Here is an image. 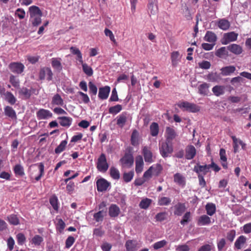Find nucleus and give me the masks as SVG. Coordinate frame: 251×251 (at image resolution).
I'll list each match as a JSON object with an SVG mask.
<instances>
[{"label": "nucleus", "instance_id": "54", "mask_svg": "<svg viewBox=\"0 0 251 251\" xmlns=\"http://www.w3.org/2000/svg\"><path fill=\"white\" fill-rule=\"evenodd\" d=\"M122 109V106L120 104L111 106L109 108V112L111 114H116L120 112Z\"/></svg>", "mask_w": 251, "mask_h": 251}, {"label": "nucleus", "instance_id": "18", "mask_svg": "<svg viewBox=\"0 0 251 251\" xmlns=\"http://www.w3.org/2000/svg\"><path fill=\"white\" fill-rule=\"evenodd\" d=\"M166 133L167 134L166 141L170 142H172V141L174 139L177 135L175 130L170 127H167Z\"/></svg>", "mask_w": 251, "mask_h": 251}, {"label": "nucleus", "instance_id": "43", "mask_svg": "<svg viewBox=\"0 0 251 251\" xmlns=\"http://www.w3.org/2000/svg\"><path fill=\"white\" fill-rule=\"evenodd\" d=\"M110 176L116 180L120 178V174L119 171L114 167H111L109 170Z\"/></svg>", "mask_w": 251, "mask_h": 251}, {"label": "nucleus", "instance_id": "33", "mask_svg": "<svg viewBox=\"0 0 251 251\" xmlns=\"http://www.w3.org/2000/svg\"><path fill=\"white\" fill-rule=\"evenodd\" d=\"M174 214L177 216H181L185 210V206L184 203H178L175 206Z\"/></svg>", "mask_w": 251, "mask_h": 251}, {"label": "nucleus", "instance_id": "20", "mask_svg": "<svg viewBox=\"0 0 251 251\" xmlns=\"http://www.w3.org/2000/svg\"><path fill=\"white\" fill-rule=\"evenodd\" d=\"M228 50L227 47H222L216 50L215 55L220 58H226L228 56Z\"/></svg>", "mask_w": 251, "mask_h": 251}, {"label": "nucleus", "instance_id": "39", "mask_svg": "<svg viewBox=\"0 0 251 251\" xmlns=\"http://www.w3.org/2000/svg\"><path fill=\"white\" fill-rule=\"evenodd\" d=\"M49 201L53 209L56 211H58L59 206L57 197L55 195H53L50 197Z\"/></svg>", "mask_w": 251, "mask_h": 251}, {"label": "nucleus", "instance_id": "4", "mask_svg": "<svg viewBox=\"0 0 251 251\" xmlns=\"http://www.w3.org/2000/svg\"><path fill=\"white\" fill-rule=\"evenodd\" d=\"M209 166V165H201L197 164L194 166L193 171L198 174V176L200 175L204 176L207 173L210 172Z\"/></svg>", "mask_w": 251, "mask_h": 251}, {"label": "nucleus", "instance_id": "36", "mask_svg": "<svg viewBox=\"0 0 251 251\" xmlns=\"http://www.w3.org/2000/svg\"><path fill=\"white\" fill-rule=\"evenodd\" d=\"M171 58L172 65L176 67L180 60L179 52L178 51L172 52L171 55Z\"/></svg>", "mask_w": 251, "mask_h": 251}, {"label": "nucleus", "instance_id": "48", "mask_svg": "<svg viewBox=\"0 0 251 251\" xmlns=\"http://www.w3.org/2000/svg\"><path fill=\"white\" fill-rule=\"evenodd\" d=\"M151 200L148 198L142 200L139 203V206L141 208L146 209L151 204Z\"/></svg>", "mask_w": 251, "mask_h": 251}, {"label": "nucleus", "instance_id": "1", "mask_svg": "<svg viewBox=\"0 0 251 251\" xmlns=\"http://www.w3.org/2000/svg\"><path fill=\"white\" fill-rule=\"evenodd\" d=\"M159 151L163 158L168 157L173 151L172 143L165 141L159 144Z\"/></svg>", "mask_w": 251, "mask_h": 251}, {"label": "nucleus", "instance_id": "6", "mask_svg": "<svg viewBox=\"0 0 251 251\" xmlns=\"http://www.w3.org/2000/svg\"><path fill=\"white\" fill-rule=\"evenodd\" d=\"M39 76L41 80L46 79L48 81H50L52 79V73L50 68H44L40 70Z\"/></svg>", "mask_w": 251, "mask_h": 251}, {"label": "nucleus", "instance_id": "58", "mask_svg": "<svg viewBox=\"0 0 251 251\" xmlns=\"http://www.w3.org/2000/svg\"><path fill=\"white\" fill-rule=\"evenodd\" d=\"M16 239L18 244L20 245H23L26 240L25 235L22 233H19L16 236Z\"/></svg>", "mask_w": 251, "mask_h": 251}, {"label": "nucleus", "instance_id": "14", "mask_svg": "<svg viewBox=\"0 0 251 251\" xmlns=\"http://www.w3.org/2000/svg\"><path fill=\"white\" fill-rule=\"evenodd\" d=\"M227 49L235 55H240L243 52V48L239 45L232 44L227 46Z\"/></svg>", "mask_w": 251, "mask_h": 251}, {"label": "nucleus", "instance_id": "12", "mask_svg": "<svg viewBox=\"0 0 251 251\" xmlns=\"http://www.w3.org/2000/svg\"><path fill=\"white\" fill-rule=\"evenodd\" d=\"M174 181L180 187H183L185 186V177L180 173H177L174 175Z\"/></svg>", "mask_w": 251, "mask_h": 251}, {"label": "nucleus", "instance_id": "27", "mask_svg": "<svg viewBox=\"0 0 251 251\" xmlns=\"http://www.w3.org/2000/svg\"><path fill=\"white\" fill-rule=\"evenodd\" d=\"M204 40L210 43H215L217 40V36L214 32L207 31L204 37Z\"/></svg>", "mask_w": 251, "mask_h": 251}, {"label": "nucleus", "instance_id": "21", "mask_svg": "<svg viewBox=\"0 0 251 251\" xmlns=\"http://www.w3.org/2000/svg\"><path fill=\"white\" fill-rule=\"evenodd\" d=\"M152 172L153 176H158L163 170V167L160 164H155L150 167Z\"/></svg>", "mask_w": 251, "mask_h": 251}, {"label": "nucleus", "instance_id": "49", "mask_svg": "<svg viewBox=\"0 0 251 251\" xmlns=\"http://www.w3.org/2000/svg\"><path fill=\"white\" fill-rule=\"evenodd\" d=\"M88 86L89 88V94L92 98L93 96H96L97 95L98 91L97 87L92 81L89 82Z\"/></svg>", "mask_w": 251, "mask_h": 251}, {"label": "nucleus", "instance_id": "30", "mask_svg": "<svg viewBox=\"0 0 251 251\" xmlns=\"http://www.w3.org/2000/svg\"><path fill=\"white\" fill-rule=\"evenodd\" d=\"M236 70V68L234 66H228L223 67L221 69V73L224 76L230 75L233 73Z\"/></svg>", "mask_w": 251, "mask_h": 251}, {"label": "nucleus", "instance_id": "8", "mask_svg": "<svg viewBox=\"0 0 251 251\" xmlns=\"http://www.w3.org/2000/svg\"><path fill=\"white\" fill-rule=\"evenodd\" d=\"M52 116V114L50 111L43 108L39 109L36 113V116L39 120L48 119Z\"/></svg>", "mask_w": 251, "mask_h": 251}, {"label": "nucleus", "instance_id": "19", "mask_svg": "<svg viewBox=\"0 0 251 251\" xmlns=\"http://www.w3.org/2000/svg\"><path fill=\"white\" fill-rule=\"evenodd\" d=\"M217 23L218 26L223 30H227L230 25L229 22L225 18L219 20Z\"/></svg>", "mask_w": 251, "mask_h": 251}, {"label": "nucleus", "instance_id": "17", "mask_svg": "<svg viewBox=\"0 0 251 251\" xmlns=\"http://www.w3.org/2000/svg\"><path fill=\"white\" fill-rule=\"evenodd\" d=\"M127 113L123 112L117 117V125L121 128H123L127 122Z\"/></svg>", "mask_w": 251, "mask_h": 251}, {"label": "nucleus", "instance_id": "28", "mask_svg": "<svg viewBox=\"0 0 251 251\" xmlns=\"http://www.w3.org/2000/svg\"><path fill=\"white\" fill-rule=\"evenodd\" d=\"M209 84L204 82L201 84L198 87L199 93L201 95L204 96H207L209 93Z\"/></svg>", "mask_w": 251, "mask_h": 251}, {"label": "nucleus", "instance_id": "5", "mask_svg": "<svg viewBox=\"0 0 251 251\" xmlns=\"http://www.w3.org/2000/svg\"><path fill=\"white\" fill-rule=\"evenodd\" d=\"M238 34L234 32H230L225 33L222 41L223 45H227L230 42H234L237 40Z\"/></svg>", "mask_w": 251, "mask_h": 251}, {"label": "nucleus", "instance_id": "32", "mask_svg": "<svg viewBox=\"0 0 251 251\" xmlns=\"http://www.w3.org/2000/svg\"><path fill=\"white\" fill-rule=\"evenodd\" d=\"M59 123L62 126L69 127L72 123V119L67 117H59L58 118Z\"/></svg>", "mask_w": 251, "mask_h": 251}, {"label": "nucleus", "instance_id": "3", "mask_svg": "<svg viewBox=\"0 0 251 251\" xmlns=\"http://www.w3.org/2000/svg\"><path fill=\"white\" fill-rule=\"evenodd\" d=\"M108 167L106 156L104 153H101L98 159L97 168L99 171L104 173L108 170Z\"/></svg>", "mask_w": 251, "mask_h": 251}, {"label": "nucleus", "instance_id": "38", "mask_svg": "<svg viewBox=\"0 0 251 251\" xmlns=\"http://www.w3.org/2000/svg\"><path fill=\"white\" fill-rule=\"evenodd\" d=\"M246 242V238L243 235L239 236L236 240L234 246L238 250L241 249Z\"/></svg>", "mask_w": 251, "mask_h": 251}, {"label": "nucleus", "instance_id": "22", "mask_svg": "<svg viewBox=\"0 0 251 251\" xmlns=\"http://www.w3.org/2000/svg\"><path fill=\"white\" fill-rule=\"evenodd\" d=\"M144 162L142 156L137 157L135 161V171L136 173H141L143 169Z\"/></svg>", "mask_w": 251, "mask_h": 251}, {"label": "nucleus", "instance_id": "62", "mask_svg": "<svg viewBox=\"0 0 251 251\" xmlns=\"http://www.w3.org/2000/svg\"><path fill=\"white\" fill-rule=\"evenodd\" d=\"M119 100V98L116 88L113 89L112 93L109 99V101H117Z\"/></svg>", "mask_w": 251, "mask_h": 251}, {"label": "nucleus", "instance_id": "37", "mask_svg": "<svg viewBox=\"0 0 251 251\" xmlns=\"http://www.w3.org/2000/svg\"><path fill=\"white\" fill-rule=\"evenodd\" d=\"M150 133L152 136L155 137L158 134L159 126L157 123L153 122L150 126Z\"/></svg>", "mask_w": 251, "mask_h": 251}, {"label": "nucleus", "instance_id": "59", "mask_svg": "<svg viewBox=\"0 0 251 251\" xmlns=\"http://www.w3.org/2000/svg\"><path fill=\"white\" fill-rule=\"evenodd\" d=\"M38 170L39 174L34 178L36 181H38L44 174V165L42 163H40L38 165Z\"/></svg>", "mask_w": 251, "mask_h": 251}, {"label": "nucleus", "instance_id": "34", "mask_svg": "<svg viewBox=\"0 0 251 251\" xmlns=\"http://www.w3.org/2000/svg\"><path fill=\"white\" fill-rule=\"evenodd\" d=\"M96 184L97 188H108L110 183L104 178H101L97 180Z\"/></svg>", "mask_w": 251, "mask_h": 251}, {"label": "nucleus", "instance_id": "47", "mask_svg": "<svg viewBox=\"0 0 251 251\" xmlns=\"http://www.w3.org/2000/svg\"><path fill=\"white\" fill-rule=\"evenodd\" d=\"M60 58H52L51 65L55 69L60 71L62 69V66L60 62Z\"/></svg>", "mask_w": 251, "mask_h": 251}, {"label": "nucleus", "instance_id": "10", "mask_svg": "<svg viewBox=\"0 0 251 251\" xmlns=\"http://www.w3.org/2000/svg\"><path fill=\"white\" fill-rule=\"evenodd\" d=\"M142 153L146 162L151 163L153 162L152 153L149 147L147 146L144 147L142 150Z\"/></svg>", "mask_w": 251, "mask_h": 251}, {"label": "nucleus", "instance_id": "23", "mask_svg": "<svg viewBox=\"0 0 251 251\" xmlns=\"http://www.w3.org/2000/svg\"><path fill=\"white\" fill-rule=\"evenodd\" d=\"M14 173L16 176L22 177L25 173L23 166L20 164H16L13 168Z\"/></svg>", "mask_w": 251, "mask_h": 251}, {"label": "nucleus", "instance_id": "52", "mask_svg": "<svg viewBox=\"0 0 251 251\" xmlns=\"http://www.w3.org/2000/svg\"><path fill=\"white\" fill-rule=\"evenodd\" d=\"M67 144V141L66 140L62 141L60 144L57 146L55 149V152L57 154L60 153L62 152L65 149V147Z\"/></svg>", "mask_w": 251, "mask_h": 251}, {"label": "nucleus", "instance_id": "35", "mask_svg": "<svg viewBox=\"0 0 251 251\" xmlns=\"http://www.w3.org/2000/svg\"><path fill=\"white\" fill-rule=\"evenodd\" d=\"M131 144L134 146L139 145V132L136 129L133 130L131 134Z\"/></svg>", "mask_w": 251, "mask_h": 251}, {"label": "nucleus", "instance_id": "44", "mask_svg": "<svg viewBox=\"0 0 251 251\" xmlns=\"http://www.w3.org/2000/svg\"><path fill=\"white\" fill-rule=\"evenodd\" d=\"M207 214L209 216H212L216 212L215 205L212 203H208L205 206Z\"/></svg>", "mask_w": 251, "mask_h": 251}, {"label": "nucleus", "instance_id": "40", "mask_svg": "<svg viewBox=\"0 0 251 251\" xmlns=\"http://www.w3.org/2000/svg\"><path fill=\"white\" fill-rule=\"evenodd\" d=\"M5 114L12 119L16 118V114L15 110L10 106H7L4 108Z\"/></svg>", "mask_w": 251, "mask_h": 251}, {"label": "nucleus", "instance_id": "41", "mask_svg": "<svg viewBox=\"0 0 251 251\" xmlns=\"http://www.w3.org/2000/svg\"><path fill=\"white\" fill-rule=\"evenodd\" d=\"M5 99L10 104H14L16 101V99L14 96L10 92H6L4 94Z\"/></svg>", "mask_w": 251, "mask_h": 251}, {"label": "nucleus", "instance_id": "56", "mask_svg": "<svg viewBox=\"0 0 251 251\" xmlns=\"http://www.w3.org/2000/svg\"><path fill=\"white\" fill-rule=\"evenodd\" d=\"M171 200L168 197H161L158 200V205H168L171 203Z\"/></svg>", "mask_w": 251, "mask_h": 251}, {"label": "nucleus", "instance_id": "50", "mask_svg": "<svg viewBox=\"0 0 251 251\" xmlns=\"http://www.w3.org/2000/svg\"><path fill=\"white\" fill-rule=\"evenodd\" d=\"M19 94L25 99H28L31 95V91L26 88L23 87L19 91Z\"/></svg>", "mask_w": 251, "mask_h": 251}, {"label": "nucleus", "instance_id": "51", "mask_svg": "<svg viewBox=\"0 0 251 251\" xmlns=\"http://www.w3.org/2000/svg\"><path fill=\"white\" fill-rule=\"evenodd\" d=\"M51 102L55 105H62L63 104V100L59 94H56L53 96Z\"/></svg>", "mask_w": 251, "mask_h": 251}, {"label": "nucleus", "instance_id": "29", "mask_svg": "<svg viewBox=\"0 0 251 251\" xmlns=\"http://www.w3.org/2000/svg\"><path fill=\"white\" fill-rule=\"evenodd\" d=\"M29 12L30 18L42 15V12L40 8L38 6L34 5L31 6L29 8Z\"/></svg>", "mask_w": 251, "mask_h": 251}, {"label": "nucleus", "instance_id": "13", "mask_svg": "<svg viewBox=\"0 0 251 251\" xmlns=\"http://www.w3.org/2000/svg\"><path fill=\"white\" fill-rule=\"evenodd\" d=\"M81 59L82 56L80 52H79V62H81L83 72L87 76H92L93 75V70L92 67L89 66L87 63H84Z\"/></svg>", "mask_w": 251, "mask_h": 251}, {"label": "nucleus", "instance_id": "64", "mask_svg": "<svg viewBox=\"0 0 251 251\" xmlns=\"http://www.w3.org/2000/svg\"><path fill=\"white\" fill-rule=\"evenodd\" d=\"M41 16H37L30 18L31 19V23L33 25L37 26L41 24Z\"/></svg>", "mask_w": 251, "mask_h": 251}, {"label": "nucleus", "instance_id": "61", "mask_svg": "<svg viewBox=\"0 0 251 251\" xmlns=\"http://www.w3.org/2000/svg\"><path fill=\"white\" fill-rule=\"evenodd\" d=\"M190 218L191 213L190 212H187L183 216V218L180 221V224L182 225H184L190 221Z\"/></svg>", "mask_w": 251, "mask_h": 251}, {"label": "nucleus", "instance_id": "11", "mask_svg": "<svg viewBox=\"0 0 251 251\" xmlns=\"http://www.w3.org/2000/svg\"><path fill=\"white\" fill-rule=\"evenodd\" d=\"M120 162L123 166H131L133 164L134 159L130 154L126 153L120 159Z\"/></svg>", "mask_w": 251, "mask_h": 251}, {"label": "nucleus", "instance_id": "2", "mask_svg": "<svg viewBox=\"0 0 251 251\" xmlns=\"http://www.w3.org/2000/svg\"><path fill=\"white\" fill-rule=\"evenodd\" d=\"M177 106L183 111H187L192 113H196L200 110V107L197 104L186 101L178 103Z\"/></svg>", "mask_w": 251, "mask_h": 251}, {"label": "nucleus", "instance_id": "45", "mask_svg": "<svg viewBox=\"0 0 251 251\" xmlns=\"http://www.w3.org/2000/svg\"><path fill=\"white\" fill-rule=\"evenodd\" d=\"M43 238L42 236L39 235H36L32 238L30 242L36 246H39L43 242Z\"/></svg>", "mask_w": 251, "mask_h": 251}, {"label": "nucleus", "instance_id": "25", "mask_svg": "<svg viewBox=\"0 0 251 251\" xmlns=\"http://www.w3.org/2000/svg\"><path fill=\"white\" fill-rule=\"evenodd\" d=\"M211 223L210 218L206 215L200 216L198 220L197 225L200 226L208 225Z\"/></svg>", "mask_w": 251, "mask_h": 251}, {"label": "nucleus", "instance_id": "16", "mask_svg": "<svg viewBox=\"0 0 251 251\" xmlns=\"http://www.w3.org/2000/svg\"><path fill=\"white\" fill-rule=\"evenodd\" d=\"M109 215L112 218L118 217L120 213L119 207L115 204H112L109 207Z\"/></svg>", "mask_w": 251, "mask_h": 251}, {"label": "nucleus", "instance_id": "60", "mask_svg": "<svg viewBox=\"0 0 251 251\" xmlns=\"http://www.w3.org/2000/svg\"><path fill=\"white\" fill-rule=\"evenodd\" d=\"M134 173L133 172H130L128 173H125L123 174L124 180L126 182H128L131 180L133 178Z\"/></svg>", "mask_w": 251, "mask_h": 251}, {"label": "nucleus", "instance_id": "7", "mask_svg": "<svg viewBox=\"0 0 251 251\" xmlns=\"http://www.w3.org/2000/svg\"><path fill=\"white\" fill-rule=\"evenodd\" d=\"M9 68L14 73L21 74L25 69L24 65L19 62H12L9 65Z\"/></svg>", "mask_w": 251, "mask_h": 251}, {"label": "nucleus", "instance_id": "42", "mask_svg": "<svg viewBox=\"0 0 251 251\" xmlns=\"http://www.w3.org/2000/svg\"><path fill=\"white\" fill-rule=\"evenodd\" d=\"M6 220L12 225L16 226L20 224V221L17 216L15 214H11L7 216Z\"/></svg>", "mask_w": 251, "mask_h": 251}, {"label": "nucleus", "instance_id": "24", "mask_svg": "<svg viewBox=\"0 0 251 251\" xmlns=\"http://www.w3.org/2000/svg\"><path fill=\"white\" fill-rule=\"evenodd\" d=\"M137 243L136 241L129 240L127 241L125 244L126 251H136Z\"/></svg>", "mask_w": 251, "mask_h": 251}, {"label": "nucleus", "instance_id": "55", "mask_svg": "<svg viewBox=\"0 0 251 251\" xmlns=\"http://www.w3.org/2000/svg\"><path fill=\"white\" fill-rule=\"evenodd\" d=\"M65 227V224L64 221L61 219H58L56 225V227L60 233H62Z\"/></svg>", "mask_w": 251, "mask_h": 251}, {"label": "nucleus", "instance_id": "63", "mask_svg": "<svg viewBox=\"0 0 251 251\" xmlns=\"http://www.w3.org/2000/svg\"><path fill=\"white\" fill-rule=\"evenodd\" d=\"M10 82L15 88H17L19 86V80L15 76L12 75L10 77Z\"/></svg>", "mask_w": 251, "mask_h": 251}, {"label": "nucleus", "instance_id": "9", "mask_svg": "<svg viewBox=\"0 0 251 251\" xmlns=\"http://www.w3.org/2000/svg\"><path fill=\"white\" fill-rule=\"evenodd\" d=\"M110 90L111 88L109 86L99 88L98 94L99 99L102 100L107 99L109 96Z\"/></svg>", "mask_w": 251, "mask_h": 251}, {"label": "nucleus", "instance_id": "46", "mask_svg": "<svg viewBox=\"0 0 251 251\" xmlns=\"http://www.w3.org/2000/svg\"><path fill=\"white\" fill-rule=\"evenodd\" d=\"M206 79L210 82H215L219 79V75L217 73H210L206 76Z\"/></svg>", "mask_w": 251, "mask_h": 251}, {"label": "nucleus", "instance_id": "15", "mask_svg": "<svg viewBox=\"0 0 251 251\" xmlns=\"http://www.w3.org/2000/svg\"><path fill=\"white\" fill-rule=\"evenodd\" d=\"M185 158L188 160H191L194 158L196 154V150L193 145L188 146L185 149Z\"/></svg>", "mask_w": 251, "mask_h": 251}, {"label": "nucleus", "instance_id": "31", "mask_svg": "<svg viewBox=\"0 0 251 251\" xmlns=\"http://www.w3.org/2000/svg\"><path fill=\"white\" fill-rule=\"evenodd\" d=\"M212 90L216 96L219 97L225 93V87L223 85H216L212 88Z\"/></svg>", "mask_w": 251, "mask_h": 251}, {"label": "nucleus", "instance_id": "57", "mask_svg": "<svg viewBox=\"0 0 251 251\" xmlns=\"http://www.w3.org/2000/svg\"><path fill=\"white\" fill-rule=\"evenodd\" d=\"M167 242L165 240H163L155 243L153 245V247L154 250H158L162 248H163L165 246L167 245Z\"/></svg>", "mask_w": 251, "mask_h": 251}, {"label": "nucleus", "instance_id": "53", "mask_svg": "<svg viewBox=\"0 0 251 251\" xmlns=\"http://www.w3.org/2000/svg\"><path fill=\"white\" fill-rule=\"evenodd\" d=\"M104 213H105V212L101 210L95 213L93 216L94 220L97 222L102 221Z\"/></svg>", "mask_w": 251, "mask_h": 251}, {"label": "nucleus", "instance_id": "26", "mask_svg": "<svg viewBox=\"0 0 251 251\" xmlns=\"http://www.w3.org/2000/svg\"><path fill=\"white\" fill-rule=\"evenodd\" d=\"M156 0H149L148 8L149 11L152 15H154L157 11V7L156 5Z\"/></svg>", "mask_w": 251, "mask_h": 251}]
</instances>
